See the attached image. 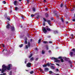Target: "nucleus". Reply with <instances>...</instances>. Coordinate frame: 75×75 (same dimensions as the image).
Instances as JSON below:
<instances>
[{"instance_id":"f704fd0d","label":"nucleus","mask_w":75,"mask_h":75,"mask_svg":"<svg viewBox=\"0 0 75 75\" xmlns=\"http://www.w3.org/2000/svg\"><path fill=\"white\" fill-rule=\"evenodd\" d=\"M61 20L62 21V22H63V23H64V18H61Z\"/></svg>"},{"instance_id":"e433bc0d","label":"nucleus","mask_w":75,"mask_h":75,"mask_svg":"<svg viewBox=\"0 0 75 75\" xmlns=\"http://www.w3.org/2000/svg\"><path fill=\"white\" fill-rule=\"evenodd\" d=\"M3 4H6V1H3Z\"/></svg>"},{"instance_id":"a211bd4d","label":"nucleus","mask_w":75,"mask_h":75,"mask_svg":"<svg viewBox=\"0 0 75 75\" xmlns=\"http://www.w3.org/2000/svg\"><path fill=\"white\" fill-rule=\"evenodd\" d=\"M56 58L54 57H52L51 58V59L52 60H53V59H54V60H55V59H56Z\"/></svg>"},{"instance_id":"dca6fc26","label":"nucleus","mask_w":75,"mask_h":75,"mask_svg":"<svg viewBox=\"0 0 75 75\" xmlns=\"http://www.w3.org/2000/svg\"><path fill=\"white\" fill-rule=\"evenodd\" d=\"M70 55H71V57H72L73 55V52H70V53L69 54Z\"/></svg>"},{"instance_id":"c9c22d12","label":"nucleus","mask_w":75,"mask_h":75,"mask_svg":"<svg viewBox=\"0 0 75 75\" xmlns=\"http://www.w3.org/2000/svg\"><path fill=\"white\" fill-rule=\"evenodd\" d=\"M7 19L8 20H9V21H10V17H9L8 18H7Z\"/></svg>"},{"instance_id":"4c0bfd02","label":"nucleus","mask_w":75,"mask_h":75,"mask_svg":"<svg viewBox=\"0 0 75 75\" xmlns=\"http://www.w3.org/2000/svg\"><path fill=\"white\" fill-rule=\"evenodd\" d=\"M25 44H27V40L25 41Z\"/></svg>"},{"instance_id":"13d9d810","label":"nucleus","mask_w":75,"mask_h":75,"mask_svg":"<svg viewBox=\"0 0 75 75\" xmlns=\"http://www.w3.org/2000/svg\"><path fill=\"white\" fill-rule=\"evenodd\" d=\"M26 63H27V59H26L25 61V63L26 64Z\"/></svg>"},{"instance_id":"052dcab7","label":"nucleus","mask_w":75,"mask_h":75,"mask_svg":"<svg viewBox=\"0 0 75 75\" xmlns=\"http://www.w3.org/2000/svg\"><path fill=\"white\" fill-rule=\"evenodd\" d=\"M45 10H46V11H48V8H45Z\"/></svg>"},{"instance_id":"4468645a","label":"nucleus","mask_w":75,"mask_h":75,"mask_svg":"<svg viewBox=\"0 0 75 75\" xmlns=\"http://www.w3.org/2000/svg\"><path fill=\"white\" fill-rule=\"evenodd\" d=\"M47 31H51V29H50V28H48V26H47Z\"/></svg>"},{"instance_id":"c756f323","label":"nucleus","mask_w":75,"mask_h":75,"mask_svg":"<svg viewBox=\"0 0 75 75\" xmlns=\"http://www.w3.org/2000/svg\"><path fill=\"white\" fill-rule=\"evenodd\" d=\"M57 59H60V60L61 59H62V57H59L58 58H57Z\"/></svg>"},{"instance_id":"79ce46f5","label":"nucleus","mask_w":75,"mask_h":75,"mask_svg":"<svg viewBox=\"0 0 75 75\" xmlns=\"http://www.w3.org/2000/svg\"><path fill=\"white\" fill-rule=\"evenodd\" d=\"M56 65L59 67V64L58 63H56Z\"/></svg>"},{"instance_id":"37998d69","label":"nucleus","mask_w":75,"mask_h":75,"mask_svg":"<svg viewBox=\"0 0 75 75\" xmlns=\"http://www.w3.org/2000/svg\"><path fill=\"white\" fill-rule=\"evenodd\" d=\"M63 6V4H62L60 5V7H62Z\"/></svg>"},{"instance_id":"603ef678","label":"nucleus","mask_w":75,"mask_h":75,"mask_svg":"<svg viewBox=\"0 0 75 75\" xmlns=\"http://www.w3.org/2000/svg\"><path fill=\"white\" fill-rule=\"evenodd\" d=\"M74 10H75L74 9V8H73L71 10V11H74Z\"/></svg>"},{"instance_id":"8fccbe9b","label":"nucleus","mask_w":75,"mask_h":75,"mask_svg":"<svg viewBox=\"0 0 75 75\" xmlns=\"http://www.w3.org/2000/svg\"><path fill=\"white\" fill-rule=\"evenodd\" d=\"M54 19V18L53 17H52V18H51V20L52 21V20H53Z\"/></svg>"},{"instance_id":"f8f14e48","label":"nucleus","mask_w":75,"mask_h":75,"mask_svg":"<svg viewBox=\"0 0 75 75\" xmlns=\"http://www.w3.org/2000/svg\"><path fill=\"white\" fill-rule=\"evenodd\" d=\"M10 25L9 24H8L7 26H6V28H8V29H9V28H10Z\"/></svg>"},{"instance_id":"bf43d9fd","label":"nucleus","mask_w":75,"mask_h":75,"mask_svg":"<svg viewBox=\"0 0 75 75\" xmlns=\"http://www.w3.org/2000/svg\"><path fill=\"white\" fill-rule=\"evenodd\" d=\"M21 17H22V18L23 19V20L24 19V17H23V16H22Z\"/></svg>"},{"instance_id":"c03bdc74","label":"nucleus","mask_w":75,"mask_h":75,"mask_svg":"<svg viewBox=\"0 0 75 75\" xmlns=\"http://www.w3.org/2000/svg\"><path fill=\"white\" fill-rule=\"evenodd\" d=\"M69 64H72V62H71V60H69Z\"/></svg>"},{"instance_id":"b1692460","label":"nucleus","mask_w":75,"mask_h":75,"mask_svg":"<svg viewBox=\"0 0 75 75\" xmlns=\"http://www.w3.org/2000/svg\"><path fill=\"white\" fill-rule=\"evenodd\" d=\"M23 46V44H21L19 45V47L20 48H21Z\"/></svg>"},{"instance_id":"09e8293b","label":"nucleus","mask_w":75,"mask_h":75,"mask_svg":"<svg viewBox=\"0 0 75 75\" xmlns=\"http://www.w3.org/2000/svg\"><path fill=\"white\" fill-rule=\"evenodd\" d=\"M49 73H50V74H52V71H49Z\"/></svg>"},{"instance_id":"49530a36","label":"nucleus","mask_w":75,"mask_h":75,"mask_svg":"<svg viewBox=\"0 0 75 75\" xmlns=\"http://www.w3.org/2000/svg\"><path fill=\"white\" fill-rule=\"evenodd\" d=\"M40 72H42H42H43V73H44V71H42V69H41L40 70Z\"/></svg>"},{"instance_id":"338daca9","label":"nucleus","mask_w":75,"mask_h":75,"mask_svg":"<svg viewBox=\"0 0 75 75\" xmlns=\"http://www.w3.org/2000/svg\"><path fill=\"white\" fill-rule=\"evenodd\" d=\"M73 21H75V19H73Z\"/></svg>"},{"instance_id":"0e129e2a","label":"nucleus","mask_w":75,"mask_h":75,"mask_svg":"<svg viewBox=\"0 0 75 75\" xmlns=\"http://www.w3.org/2000/svg\"><path fill=\"white\" fill-rule=\"evenodd\" d=\"M10 13H12V10H11V11H10Z\"/></svg>"},{"instance_id":"ddd939ff","label":"nucleus","mask_w":75,"mask_h":75,"mask_svg":"<svg viewBox=\"0 0 75 75\" xmlns=\"http://www.w3.org/2000/svg\"><path fill=\"white\" fill-rule=\"evenodd\" d=\"M55 17H56L57 18L59 17V16L58 15V14L57 13H55Z\"/></svg>"},{"instance_id":"e2e57ef3","label":"nucleus","mask_w":75,"mask_h":75,"mask_svg":"<svg viewBox=\"0 0 75 75\" xmlns=\"http://www.w3.org/2000/svg\"><path fill=\"white\" fill-rule=\"evenodd\" d=\"M66 24H68V22L67 21L66 22Z\"/></svg>"},{"instance_id":"c85d7f7f","label":"nucleus","mask_w":75,"mask_h":75,"mask_svg":"<svg viewBox=\"0 0 75 75\" xmlns=\"http://www.w3.org/2000/svg\"><path fill=\"white\" fill-rule=\"evenodd\" d=\"M42 54H45V51H44V50H42Z\"/></svg>"},{"instance_id":"0eeeda50","label":"nucleus","mask_w":75,"mask_h":75,"mask_svg":"<svg viewBox=\"0 0 75 75\" xmlns=\"http://www.w3.org/2000/svg\"><path fill=\"white\" fill-rule=\"evenodd\" d=\"M44 71L45 72H47V71H49V69H48V68H45Z\"/></svg>"},{"instance_id":"f257e3e1","label":"nucleus","mask_w":75,"mask_h":75,"mask_svg":"<svg viewBox=\"0 0 75 75\" xmlns=\"http://www.w3.org/2000/svg\"><path fill=\"white\" fill-rule=\"evenodd\" d=\"M12 64H9L8 65V66H6L5 64H3L2 66V69L0 68V71H1V73H4L6 72V69L8 70L11 69V67H12Z\"/></svg>"},{"instance_id":"6e6d98bb","label":"nucleus","mask_w":75,"mask_h":75,"mask_svg":"<svg viewBox=\"0 0 75 75\" xmlns=\"http://www.w3.org/2000/svg\"><path fill=\"white\" fill-rule=\"evenodd\" d=\"M49 43L50 44H52V41H49Z\"/></svg>"},{"instance_id":"864d4df0","label":"nucleus","mask_w":75,"mask_h":75,"mask_svg":"<svg viewBox=\"0 0 75 75\" xmlns=\"http://www.w3.org/2000/svg\"><path fill=\"white\" fill-rule=\"evenodd\" d=\"M2 47H5V45H4V44H2Z\"/></svg>"},{"instance_id":"39448f33","label":"nucleus","mask_w":75,"mask_h":75,"mask_svg":"<svg viewBox=\"0 0 75 75\" xmlns=\"http://www.w3.org/2000/svg\"><path fill=\"white\" fill-rule=\"evenodd\" d=\"M54 62H57V63H59V62H60V60H58L57 59V58H56L55 60V61H54Z\"/></svg>"},{"instance_id":"680f3d73","label":"nucleus","mask_w":75,"mask_h":75,"mask_svg":"<svg viewBox=\"0 0 75 75\" xmlns=\"http://www.w3.org/2000/svg\"><path fill=\"white\" fill-rule=\"evenodd\" d=\"M6 75V73H3V75Z\"/></svg>"},{"instance_id":"5701e85b","label":"nucleus","mask_w":75,"mask_h":75,"mask_svg":"<svg viewBox=\"0 0 75 75\" xmlns=\"http://www.w3.org/2000/svg\"><path fill=\"white\" fill-rule=\"evenodd\" d=\"M35 16V15L33 14H32L31 15V17H34Z\"/></svg>"},{"instance_id":"9d476101","label":"nucleus","mask_w":75,"mask_h":75,"mask_svg":"<svg viewBox=\"0 0 75 75\" xmlns=\"http://www.w3.org/2000/svg\"><path fill=\"white\" fill-rule=\"evenodd\" d=\"M11 31H14L15 30V28H14V27H11Z\"/></svg>"},{"instance_id":"412c9836","label":"nucleus","mask_w":75,"mask_h":75,"mask_svg":"<svg viewBox=\"0 0 75 75\" xmlns=\"http://www.w3.org/2000/svg\"><path fill=\"white\" fill-rule=\"evenodd\" d=\"M15 10H16H16H17L18 9H19V8H18L17 7H16L15 8Z\"/></svg>"},{"instance_id":"423d86ee","label":"nucleus","mask_w":75,"mask_h":75,"mask_svg":"<svg viewBox=\"0 0 75 75\" xmlns=\"http://www.w3.org/2000/svg\"><path fill=\"white\" fill-rule=\"evenodd\" d=\"M63 59H64L65 61H68L69 60V58H66V57H64L63 58Z\"/></svg>"},{"instance_id":"4d7b16f0","label":"nucleus","mask_w":75,"mask_h":75,"mask_svg":"<svg viewBox=\"0 0 75 75\" xmlns=\"http://www.w3.org/2000/svg\"><path fill=\"white\" fill-rule=\"evenodd\" d=\"M26 49H27L28 48V45H26Z\"/></svg>"},{"instance_id":"1a4fd4ad","label":"nucleus","mask_w":75,"mask_h":75,"mask_svg":"<svg viewBox=\"0 0 75 75\" xmlns=\"http://www.w3.org/2000/svg\"><path fill=\"white\" fill-rule=\"evenodd\" d=\"M45 17L46 18H48L49 17V15L47 13H46L45 14Z\"/></svg>"},{"instance_id":"a18cd8bd","label":"nucleus","mask_w":75,"mask_h":75,"mask_svg":"<svg viewBox=\"0 0 75 75\" xmlns=\"http://www.w3.org/2000/svg\"><path fill=\"white\" fill-rule=\"evenodd\" d=\"M56 71H57V72H58L59 71V69H56Z\"/></svg>"},{"instance_id":"ea45409f","label":"nucleus","mask_w":75,"mask_h":75,"mask_svg":"<svg viewBox=\"0 0 75 75\" xmlns=\"http://www.w3.org/2000/svg\"><path fill=\"white\" fill-rule=\"evenodd\" d=\"M43 43H44V44H47V42L46 41H43Z\"/></svg>"},{"instance_id":"cd10ccee","label":"nucleus","mask_w":75,"mask_h":75,"mask_svg":"<svg viewBox=\"0 0 75 75\" xmlns=\"http://www.w3.org/2000/svg\"><path fill=\"white\" fill-rule=\"evenodd\" d=\"M46 65H47L48 67H50V63H47Z\"/></svg>"},{"instance_id":"393cba45","label":"nucleus","mask_w":75,"mask_h":75,"mask_svg":"<svg viewBox=\"0 0 75 75\" xmlns=\"http://www.w3.org/2000/svg\"><path fill=\"white\" fill-rule=\"evenodd\" d=\"M47 66V64H43V67H46Z\"/></svg>"},{"instance_id":"a19ab883","label":"nucleus","mask_w":75,"mask_h":75,"mask_svg":"<svg viewBox=\"0 0 75 75\" xmlns=\"http://www.w3.org/2000/svg\"><path fill=\"white\" fill-rule=\"evenodd\" d=\"M72 51H73L74 52H75V49H73L72 50Z\"/></svg>"},{"instance_id":"3c124183","label":"nucleus","mask_w":75,"mask_h":75,"mask_svg":"<svg viewBox=\"0 0 75 75\" xmlns=\"http://www.w3.org/2000/svg\"><path fill=\"white\" fill-rule=\"evenodd\" d=\"M71 36L72 37V38H74V35L73 34H71Z\"/></svg>"},{"instance_id":"4be33fe9","label":"nucleus","mask_w":75,"mask_h":75,"mask_svg":"<svg viewBox=\"0 0 75 75\" xmlns=\"http://www.w3.org/2000/svg\"><path fill=\"white\" fill-rule=\"evenodd\" d=\"M30 61H33L34 60V57H32L30 59Z\"/></svg>"},{"instance_id":"aec40b11","label":"nucleus","mask_w":75,"mask_h":75,"mask_svg":"<svg viewBox=\"0 0 75 75\" xmlns=\"http://www.w3.org/2000/svg\"><path fill=\"white\" fill-rule=\"evenodd\" d=\"M28 47H30V42H28Z\"/></svg>"},{"instance_id":"7c9ffc66","label":"nucleus","mask_w":75,"mask_h":75,"mask_svg":"<svg viewBox=\"0 0 75 75\" xmlns=\"http://www.w3.org/2000/svg\"><path fill=\"white\" fill-rule=\"evenodd\" d=\"M32 56H33V55L32 54H30V55L29 57V58H30L31 57H32Z\"/></svg>"},{"instance_id":"de8ad7c7","label":"nucleus","mask_w":75,"mask_h":75,"mask_svg":"<svg viewBox=\"0 0 75 75\" xmlns=\"http://www.w3.org/2000/svg\"><path fill=\"white\" fill-rule=\"evenodd\" d=\"M43 19L45 21H46L47 22V20H46V19L45 18H43Z\"/></svg>"},{"instance_id":"2eb2a0df","label":"nucleus","mask_w":75,"mask_h":75,"mask_svg":"<svg viewBox=\"0 0 75 75\" xmlns=\"http://www.w3.org/2000/svg\"><path fill=\"white\" fill-rule=\"evenodd\" d=\"M41 39H40L38 41V44H40V43L41 42Z\"/></svg>"},{"instance_id":"7ed1b4c3","label":"nucleus","mask_w":75,"mask_h":75,"mask_svg":"<svg viewBox=\"0 0 75 75\" xmlns=\"http://www.w3.org/2000/svg\"><path fill=\"white\" fill-rule=\"evenodd\" d=\"M42 30L43 31V32L45 34H46V33H47V29H45V27L43 28L42 29Z\"/></svg>"},{"instance_id":"58836bf2","label":"nucleus","mask_w":75,"mask_h":75,"mask_svg":"<svg viewBox=\"0 0 75 75\" xmlns=\"http://www.w3.org/2000/svg\"><path fill=\"white\" fill-rule=\"evenodd\" d=\"M38 59H39V58H36L35 59L36 61H38Z\"/></svg>"},{"instance_id":"473e14b6","label":"nucleus","mask_w":75,"mask_h":75,"mask_svg":"<svg viewBox=\"0 0 75 75\" xmlns=\"http://www.w3.org/2000/svg\"><path fill=\"white\" fill-rule=\"evenodd\" d=\"M27 4H28L29 3H30L29 0H27Z\"/></svg>"},{"instance_id":"9b49d317","label":"nucleus","mask_w":75,"mask_h":75,"mask_svg":"<svg viewBox=\"0 0 75 75\" xmlns=\"http://www.w3.org/2000/svg\"><path fill=\"white\" fill-rule=\"evenodd\" d=\"M58 31L57 30H56L54 31V34H58Z\"/></svg>"},{"instance_id":"bb28decb","label":"nucleus","mask_w":75,"mask_h":75,"mask_svg":"<svg viewBox=\"0 0 75 75\" xmlns=\"http://www.w3.org/2000/svg\"><path fill=\"white\" fill-rule=\"evenodd\" d=\"M33 11L35 12V8H33Z\"/></svg>"},{"instance_id":"6ab92c4d","label":"nucleus","mask_w":75,"mask_h":75,"mask_svg":"<svg viewBox=\"0 0 75 75\" xmlns=\"http://www.w3.org/2000/svg\"><path fill=\"white\" fill-rule=\"evenodd\" d=\"M51 68L52 69H55V67L52 66H51Z\"/></svg>"},{"instance_id":"f3484780","label":"nucleus","mask_w":75,"mask_h":75,"mask_svg":"<svg viewBox=\"0 0 75 75\" xmlns=\"http://www.w3.org/2000/svg\"><path fill=\"white\" fill-rule=\"evenodd\" d=\"M46 48L47 50H49V48H48V45H46Z\"/></svg>"},{"instance_id":"f03ea898","label":"nucleus","mask_w":75,"mask_h":75,"mask_svg":"<svg viewBox=\"0 0 75 75\" xmlns=\"http://www.w3.org/2000/svg\"><path fill=\"white\" fill-rule=\"evenodd\" d=\"M13 4L15 6H18V2L16 1H15L13 2Z\"/></svg>"},{"instance_id":"a878e982","label":"nucleus","mask_w":75,"mask_h":75,"mask_svg":"<svg viewBox=\"0 0 75 75\" xmlns=\"http://www.w3.org/2000/svg\"><path fill=\"white\" fill-rule=\"evenodd\" d=\"M34 73V71H31L30 72V74H33Z\"/></svg>"},{"instance_id":"72a5a7b5","label":"nucleus","mask_w":75,"mask_h":75,"mask_svg":"<svg viewBox=\"0 0 75 75\" xmlns=\"http://www.w3.org/2000/svg\"><path fill=\"white\" fill-rule=\"evenodd\" d=\"M39 17H40V16L38 15L37 17H36V18L38 19L39 18Z\"/></svg>"},{"instance_id":"2f4dec72","label":"nucleus","mask_w":75,"mask_h":75,"mask_svg":"<svg viewBox=\"0 0 75 75\" xmlns=\"http://www.w3.org/2000/svg\"><path fill=\"white\" fill-rule=\"evenodd\" d=\"M60 60L62 62H64V60L62 59H61Z\"/></svg>"},{"instance_id":"69168bd1","label":"nucleus","mask_w":75,"mask_h":75,"mask_svg":"<svg viewBox=\"0 0 75 75\" xmlns=\"http://www.w3.org/2000/svg\"><path fill=\"white\" fill-rule=\"evenodd\" d=\"M46 0H43V1H44V2H46Z\"/></svg>"},{"instance_id":"774afa93","label":"nucleus","mask_w":75,"mask_h":75,"mask_svg":"<svg viewBox=\"0 0 75 75\" xmlns=\"http://www.w3.org/2000/svg\"><path fill=\"white\" fill-rule=\"evenodd\" d=\"M70 67H71V68H72V65L71 64Z\"/></svg>"},{"instance_id":"5fc2aeb1","label":"nucleus","mask_w":75,"mask_h":75,"mask_svg":"<svg viewBox=\"0 0 75 75\" xmlns=\"http://www.w3.org/2000/svg\"><path fill=\"white\" fill-rule=\"evenodd\" d=\"M45 22H43V25H44V26H45Z\"/></svg>"},{"instance_id":"6e6552de","label":"nucleus","mask_w":75,"mask_h":75,"mask_svg":"<svg viewBox=\"0 0 75 75\" xmlns=\"http://www.w3.org/2000/svg\"><path fill=\"white\" fill-rule=\"evenodd\" d=\"M47 22L48 24H49V25H51V21L50 20H47Z\"/></svg>"},{"instance_id":"20e7f679","label":"nucleus","mask_w":75,"mask_h":75,"mask_svg":"<svg viewBox=\"0 0 75 75\" xmlns=\"http://www.w3.org/2000/svg\"><path fill=\"white\" fill-rule=\"evenodd\" d=\"M26 66L27 67H31V64L29 62L26 64Z\"/></svg>"}]
</instances>
